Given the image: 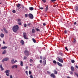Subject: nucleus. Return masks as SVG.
I'll return each mask as SVG.
<instances>
[{
	"mask_svg": "<svg viewBox=\"0 0 78 78\" xmlns=\"http://www.w3.org/2000/svg\"><path fill=\"white\" fill-rule=\"evenodd\" d=\"M12 12L13 13H16V10H12Z\"/></svg>",
	"mask_w": 78,
	"mask_h": 78,
	"instance_id": "obj_39",
	"label": "nucleus"
},
{
	"mask_svg": "<svg viewBox=\"0 0 78 78\" xmlns=\"http://www.w3.org/2000/svg\"><path fill=\"white\" fill-rule=\"evenodd\" d=\"M1 70L2 71H3V70H4V69H3V68H1Z\"/></svg>",
	"mask_w": 78,
	"mask_h": 78,
	"instance_id": "obj_43",
	"label": "nucleus"
},
{
	"mask_svg": "<svg viewBox=\"0 0 78 78\" xmlns=\"http://www.w3.org/2000/svg\"><path fill=\"white\" fill-rule=\"evenodd\" d=\"M19 27V26L16 25V26H14L12 28V30L14 32L16 33L17 32V31L18 30V29Z\"/></svg>",
	"mask_w": 78,
	"mask_h": 78,
	"instance_id": "obj_1",
	"label": "nucleus"
},
{
	"mask_svg": "<svg viewBox=\"0 0 78 78\" xmlns=\"http://www.w3.org/2000/svg\"><path fill=\"white\" fill-rule=\"evenodd\" d=\"M30 25H31V23H29L28 24H27V26H28V27H30Z\"/></svg>",
	"mask_w": 78,
	"mask_h": 78,
	"instance_id": "obj_30",
	"label": "nucleus"
},
{
	"mask_svg": "<svg viewBox=\"0 0 78 78\" xmlns=\"http://www.w3.org/2000/svg\"><path fill=\"white\" fill-rule=\"evenodd\" d=\"M30 78H33V75H31L30 76Z\"/></svg>",
	"mask_w": 78,
	"mask_h": 78,
	"instance_id": "obj_46",
	"label": "nucleus"
},
{
	"mask_svg": "<svg viewBox=\"0 0 78 78\" xmlns=\"http://www.w3.org/2000/svg\"><path fill=\"white\" fill-rule=\"evenodd\" d=\"M73 43H75V42H76V40H75V39H74L73 40Z\"/></svg>",
	"mask_w": 78,
	"mask_h": 78,
	"instance_id": "obj_34",
	"label": "nucleus"
},
{
	"mask_svg": "<svg viewBox=\"0 0 78 78\" xmlns=\"http://www.w3.org/2000/svg\"><path fill=\"white\" fill-rule=\"evenodd\" d=\"M32 41L34 43H36V41L34 38L32 39Z\"/></svg>",
	"mask_w": 78,
	"mask_h": 78,
	"instance_id": "obj_21",
	"label": "nucleus"
},
{
	"mask_svg": "<svg viewBox=\"0 0 78 78\" xmlns=\"http://www.w3.org/2000/svg\"><path fill=\"white\" fill-rule=\"evenodd\" d=\"M24 53L27 56H29V51L27 50H25L24 51Z\"/></svg>",
	"mask_w": 78,
	"mask_h": 78,
	"instance_id": "obj_3",
	"label": "nucleus"
},
{
	"mask_svg": "<svg viewBox=\"0 0 78 78\" xmlns=\"http://www.w3.org/2000/svg\"><path fill=\"white\" fill-rule=\"evenodd\" d=\"M3 68V67H2V65L1 64L0 65V68Z\"/></svg>",
	"mask_w": 78,
	"mask_h": 78,
	"instance_id": "obj_54",
	"label": "nucleus"
},
{
	"mask_svg": "<svg viewBox=\"0 0 78 78\" xmlns=\"http://www.w3.org/2000/svg\"><path fill=\"white\" fill-rule=\"evenodd\" d=\"M59 54L60 55H61V56H63V54L62 53L60 52L59 53Z\"/></svg>",
	"mask_w": 78,
	"mask_h": 78,
	"instance_id": "obj_40",
	"label": "nucleus"
},
{
	"mask_svg": "<svg viewBox=\"0 0 78 78\" xmlns=\"http://www.w3.org/2000/svg\"><path fill=\"white\" fill-rule=\"evenodd\" d=\"M16 5L17 8H19V7L21 5L20 4L18 3L17 4H16Z\"/></svg>",
	"mask_w": 78,
	"mask_h": 78,
	"instance_id": "obj_16",
	"label": "nucleus"
},
{
	"mask_svg": "<svg viewBox=\"0 0 78 78\" xmlns=\"http://www.w3.org/2000/svg\"><path fill=\"white\" fill-rule=\"evenodd\" d=\"M28 16L30 19H33V18H34L33 15V14L31 13H29L28 14Z\"/></svg>",
	"mask_w": 78,
	"mask_h": 78,
	"instance_id": "obj_4",
	"label": "nucleus"
},
{
	"mask_svg": "<svg viewBox=\"0 0 78 78\" xmlns=\"http://www.w3.org/2000/svg\"><path fill=\"white\" fill-rule=\"evenodd\" d=\"M9 72H10L9 70H7L5 71V73L7 76H9Z\"/></svg>",
	"mask_w": 78,
	"mask_h": 78,
	"instance_id": "obj_5",
	"label": "nucleus"
},
{
	"mask_svg": "<svg viewBox=\"0 0 78 78\" xmlns=\"http://www.w3.org/2000/svg\"><path fill=\"white\" fill-rule=\"evenodd\" d=\"M30 62H33V60L32 59H30Z\"/></svg>",
	"mask_w": 78,
	"mask_h": 78,
	"instance_id": "obj_31",
	"label": "nucleus"
},
{
	"mask_svg": "<svg viewBox=\"0 0 78 78\" xmlns=\"http://www.w3.org/2000/svg\"><path fill=\"white\" fill-rule=\"evenodd\" d=\"M23 37L24 38V39H28V38H27L26 37Z\"/></svg>",
	"mask_w": 78,
	"mask_h": 78,
	"instance_id": "obj_45",
	"label": "nucleus"
},
{
	"mask_svg": "<svg viewBox=\"0 0 78 78\" xmlns=\"http://www.w3.org/2000/svg\"><path fill=\"white\" fill-rule=\"evenodd\" d=\"M54 74H57V71L55 70H54Z\"/></svg>",
	"mask_w": 78,
	"mask_h": 78,
	"instance_id": "obj_20",
	"label": "nucleus"
},
{
	"mask_svg": "<svg viewBox=\"0 0 78 78\" xmlns=\"http://www.w3.org/2000/svg\"><path fill=\"white\" fill-rule=\"evenodd\" d=\"M29 9L30 11H33L34 10V8L33 7H30L29 8Z\"/></svg>",
	"mask_w": 78,
	"mask_h": 78,
	"instance_id": "obj_12",
	"label": "nucleus"
},
{
	"mask_svg": "<svg viewBox=\"0 0 78 78\" xmlns=\"http://www.w3.org/2000/svg\"><path fill=\"white\" fill-rule=\"evenodd\" d=\"M30 66H33V65L32 64H30Z\"/></svg>",
	"mask_w": 78,
	"mask_h": 78,
	"instance_id": "obj_61",
	"label": "nucleus"
},
{
	"mask_svg": "<svg viewBox=\"0 0 78 78\" xmlns=\"http://www.w3.org/2000/svg\"><path fill=\"white\" fill-rule=\"evenodd\" d=\"M40 59H42V56H40Z\"/></svg>",
	"mask_w": 78,
	"mask_h": 78,
	"instance_id": "obj_58",
	"label": "nucleus"
},
{
	"mask_svg": "<svg viewBox=\"0 0 78 78\" xmlns=\"http://www.w3.org/2000/svg\"><path fill=\"white\" fill-rule=\"evenodd\" d=\"M1 37H4V34H1Z\"/></svg>",
	"mask_w": 78,
	"mask_h": 78,
	"instance_id": "obj_24",
	"label": "nucleus"
},
{
	"mask_svg": "<svg viewBox=\"0 0 78 78\" xmlns=\"http://www.w3.org/2000/svg\"><path fill=\"white\" fill-rule=\"evenodd\" d=\"M43 25L44 26H45L46 24H45V23H43Z\"/></svg>",
	"mask_w": 78,
	"mask_h": 78,
	"instance_id": "obj_55",
	"label": "nucleus"
},
{
	"mask_svg": "<svg viewBox=\"0 0 78 78\" xmlns=\"http://www.w3.org/2000/svg\"><path fill=\"white\" fill-rule=\"evenodd\" d=\"M2 46V45L0 44V47Z\"/></svg>",
	"mask_w": 78,
	"mask_h": 78,
	"instance_id": "obj_64",
	"label": "nucleus"
},
{
	"mask_svg": "<svg viewBox=\"0 0 78 78\" xmlns=\"http://www.w3.org/2000/svg\"><path fill=\"white\" fill-rule=\"evenodd\" d=\"M75 73V75H76V76H77V77H78V73Z\"/></svg>",
	"mask_w": 78,
	"mask_h": 78,
	"instance_id": "obj_28",
	"label": "nucleus"
},
{
	"mask_svg": "<svg viewBox=\"0 0 78 78\" xmlns=\"http://www.w3.org/2000/svg\"><path fill=\"white\" fill-rule=\"evenodd\" d=\"M12 62V64H14V63H16L17 62V60H16L15 61H14V60L12 59L11 60Z\"/></svg>",
	"mask_w": 78,
	"mask_h": 78,
	"instance_id": "obj_8",
	"label": "nucleus"
},
{
	"mask_svg": "<svg viewBox=\"0 0 78 78\" xmlns=\"http://www.w3.org/2000/svg\"><path fill=\"white\" fill-rule=\"evenodd\" d=\"M56 0H51V1L52 2H55Z\"/></svg>",
	"mask_w": 78,
	"mask_h": 78,
	"instance_id": "obj_44",
	"label": "nucleus"
},
{
	"mask_svg": "<svg viewBox=\"0 0 78 78\" xmlns=\"http://www.w3.org/2000/svg\"><path fill=\"white\" fill-rule=\"evenodd\" d=\"M65 49L66 50H67V51H69V50L68 49L67 47H65Z\"/></svg>",
	"mask_w": 78,
	"mask_h": 78,
	"instance_id": "obj_41",
	"label": "nucleus"
},
{
	"mask_svg": "<svg viewBox=\"0 0 78 78\" xmlns=\"http://www.w3.org/2000/svg\"><path fill=\"white\" fill-rule=\"evenodd\" d=\"M43 59H44V61L45 64H46V60H45V57H44Z\"/></svg>",
	"mask_w": 78,
	"mask_h": 78,
	"instance_id": "obj_27",
	"label": "nucleus"
},
{
	"mask_svg": "<svg viewBox=\"0 0 78 78\" xmlns=\"http://www.w3.org/2000/svg\"><path fill=\"white\" fill-rule=\"evenodd\" d=\"M50 76H51V77H52V78H56V76H55V74L53 73L51 74L50 75Z\"/></svg>",
	"mask_w": 78,
	"mask_h": 78,
	"instance_id": "obj_7",
	"label": "nucleus"
},
{
	"mask_svg": "<svg viewBox=\"0 0 78 78\" xmlns=\"http://www.w3.org/2000/svg\"><path fill=\"white\" fill-rule=\"evenodd\" d=\"M57 60H58L60 62H61L62 63H63L64 62V61H63V60L62 59V58H59V56H58L57 57V58H56Z\"/></svg>",
	"mask_w": 78,
	"mask_h": 78,
	"instance_id": "obj_2",
	"label": "nucleus"
},
{
	"mask_svg": "<svg viewBox=\"0 0 78 78\" xmlns=\"http://www.w3.org/2000/svg\"><path fill=\"white\" fill-rule=\"evenodd\" d=\"M25 73L27 75H28V71H26Z\"/></svg>",
	"mask_w": 78,
	"mask_h": 78,
	"instance_id": "obj_50",
	"label": "nucleus"
},
{
	"mask_svg": "<svg viewBox=\"0 0 78 78\" xmlns=\"http://www.w3.org/2000/svg\"><path fill=\"white\" fill-rule=\"evenodd\" d=\"M3 30H4V31L6 33H8V31L6 30V28H5V27H4L3 28Z\"/></svg>",
	"mask_w": 78,
	"mask_h": 78,
	"instance_id": "obj_13",
	"label": "nucleus"
},
{
	"mask_svg": "<svg viewBox=\"0 0 78 78\" xmlns=\"http://www.w3.org/2000/svg\"><path fill=\"white\" fill-rule=\"evenodd\" d=\"M75 10H76V11H78V6H76V8L75 9Z\"/></svg>",
	"mask_w": 78,
	"mask_h": 78,
	"instance_id": "obj_23",
	"label": "nucleus"
},
{
	"mask_svg": "<svg viewBox=\"0 0 78 78\" xmlns=\"http://www.w3.org/2000/svg\"><path fill=\"white\" fill-rule=\"evenodd\" d=\"M17 20H18V22H20V21H21V20H20V19H18Z\"/></svg>",
	"mask_w": 78,
	"mask_h": 78,
	"instance_id": "obj_37",
	"label": "nucleus"
},
{
	"mask_svg": "<svg viewBox=\"0 0 78 78\" xmlns=\"http://www.w3.org/2000/svg\"><path fill=\"white\" fill-rule=\"evenodd\" d=\"M29 75H31V72L30 71L29 72Z\"/></svg>",
	"mask_w": 78,
	"mask_h": 78,
	"instance_id": "obj_47",
	"label": "nucleus"
},
{
	"mask_svg": "<svg viewBox=\"0 0 78 78\" xmlns=\"http://www.w3.org/2000/svg\"><path fill=\"white\" fill-rule=\"evenodd\" d=\"M18 25H22V22H18Z\"/></svg>",
	"mask_w": 78,
	"mask_h": 78,
	"instance_id": "obj_25",
	"label": "nucleus"
},
{
	"mask_svg": "<svg viewBox=\"0 0 78 78\" xmlns=\"http://www.w3.org/2000/svg\"><path fill=\"white\" fill-rule=\"evenodd\" d=\"M24 26L25 28H26L27 27V24H24Z\"/></svg>",
	"mask_w": 78,
	"mask_h": 78,
	"instance_id": "obj_36",
	"label": "nucleus"
},
{
	"mask_svg": "<svg viewBox=\"0 0 78 78\" xmlns=\"http://www.w3.org/2000/svg\"><path fill=\"white\" fill-rule=\"evenodd\" d=\"M71 70H72V71H73V72H74L75 71V70H74V67H73V66H71Z\"/></svg>",
	"mask_w": 78,
	"mask_h": 78,
	"instance_id": "obj_9",
	"label": "nucleus"
},
{
	"mask_svg": "<svg viewBox=\"0 0 78 78\" xmlns=\"http://www.w3.org/2000/svg\"><path fill=\"white\" fill-rule=\"evenodd\" d=\"M28 68V67L27 66H26V69H27Z\"/></svg>",
	"mask_w": 78,
	"mask_h": 78,
	"instance_id": "obj_59",
	"label": "nucleus"
},
{
	"mask_svg": "<svg viewBox=\"0 0 78 78\" xmlns=\"http://www.w3.org/2000/svg\"><path fill=\"white\" fill-rule=\"evenodd\" d=\"M27 34L25 33H23V37H27Z\"/></svg>",
	"mask_w": 78,
	"mask_h": 78,
	"instance_id": "obj_17",
	"label": "nucleus"
},
{
	"mask_svg": "<svg viewBox=\"0 0 78 78\" xmlns=\"http://www.w3.org/2000/svg\"><path fill=\"white\" fill-rule=\"evenodd\" d=\"M71 62L72 63H74V62H75V60H72Z\"/></svg>",
	"mask_w": 78,
	"mask_h": 78,
	"instance_id": "obj_32",
	"label": "nucleus"
},
{
	"mask_svg": "<svg viewBox=\"0 0 78 78\" xmlns=\"http://www.w3.org/2000/svg\"><path fill=\"white\" fill-rule=\"evenodd\" d=\"M40 63L41 64V63H42V60H41L40 61Z\"/></svg>",
	"mask_w": 78,
	"mask_h": 78,
	"instance_id": "obj_51",
	"label": "nucleus"
},
{
	"mask_svg": "<svg viewBox=\"0 0 78 78\" xmlns=\"http://www.w3.org/2000/svg\"><path fill=\"white\" fill-rule=\"evenodd\" d=\"M53 63H54V64H56L57 63V62H56V61L55 60H54L53 61Z\"/></svg>",
	"mask_w": 78,
	"mask_h": 78,
	"instance_id": "obj_33",
	"label": "nucleus"
},
{
	"mask_svg": "<svg viewBox=\"0 0 78 78\" xmlns=\"http://www.w3.org/2000/svg\"><path fill=\"white\" fill-rule=\"evenodd\" d=\"M42 1L43 3H45L46 2V0H42Z\"/></svg>",
	"mask_w": 78,
	"mask_h": 78,
	"instance_id": "obj_38",
	"label": "nucleus"
},
{
	"mask_svg": "<svg viewBox=\"0 0 78 78\" xmlns=\"http://www.w3.org/2000/svg\"><path fill=\"white\" fill-rule=\"evenodd\" d=\"M74 25H76V22H74Z\"/></svg>",
	"mask_w": 78,
	"mask_h": 78,
	"instance_id": "obj_53",
	"label": "nucleus"
},
{
	"mask_svg": "<svg viewBox=\"0 0 78 78\" xmlns=\"http://www.w3.org/2000/svg\"><path fill=\"white\" fill-rule=\"evenodd\" d=\"M23 59L24 60L27 59V57L26 56H24V57L23 58Z\"/></svg>",
	"mask_w": 78,
	"mask_h": 78,
	"instance_id": "obj_29",
	"label": "nucleus"
},
{
	"mask_svg": "<svg viewBox=\"0 0 78 78\" xmlns=\"http://www.w3.org/2000/svg\"><path fill=\"white\" fill-rule=\"evenodd\" d=\"M14 67L15 68H17V67H18L17 65H13L12 66V69H14Z\"/></svg>",
	"mask_w": 78,
	"mask_h": 78,
	"instance_id": "obj_10",
	"label": "nucleus"
},
{
	"mask_svg": "<svg viewBox=\"0 0 78 78\" xmlns=\"http://www.w3.org/2000/svg\"><path fill=\"white\" fill-rule=\"evenodd\" d=\"M6 50H4L3 52L2 53V54L3 55H4V54H6Z\"/></svg>",
	"mask_w": 78,
	"mask_h": 78,
	"instance_id": "obj_15",
	"label": "nucleus"
},
{
	"mask_svg": "<svg viewBox=\"0 0 78 78\" xmlns=\"http://www.w3.org/2000/svg\"><path fill=\"white\" fill-rule=\"evenodd\" d=\"M69 72L71 75H73V72H72L70 71Z\"/></svg>",
	"mask_w": 78,
	"mask_h": 78,
	"instance_id": "obj_48",
	"label": "nucleus"
},
{
	"mask_svg": "<svg viewBox=\"0 0 78 78\" xmlns=\"http://www.w3.org/2000/svg\"><path fill=\"white\" fill-rule=\"evenodd\" d=\"M32 33H35V30H34V29H33L32 30Z\"/></svg>",
	"mask_w": 78,
	"mask_h": 78,
	"instance_id": "obj_22",
	"label": "nucleus"
},
{
	"mask_svg": "<svg viewBox=\"0 0 78 78\" xmlns=\"http://www.w3.org/2000/svg\"><path fill=\"white\" fill-rule=\"evenodd\" d=\"M8 60H9V58L8 57H6L3 59V60H2V62H4L5 61H8Z\"/></svg>",
	"mask_w": 78,
	"mask_h": 78,
	"instance_id": "obj_6",
	"label": "nucleus"
},
{
	"mask_svg": "<svg viewBox=\"0 0 78 78\" xmlns=\"http://www.w3.org/2000/svg\"><path fill=\"white\" fill-rule=\"evenodd\" d=\"M64 33H67V31H66V30H65L64 31Z\"/></svg>",
	"mask_w": 78,
	"mask_h": 78,
	"instance_id": "obj_60",
	"label": "nucleus"
},
{
	"mask_svg": "<svg viewBox=\"0 0 78 78\" xmlns=\"http://www.w3.org/2000/svg\"><path fill=\"white\" fill-rule=\"evenodd\" d=\"M36 30L37 31H40V30L39 28H37Z\"/></svg>",
	"mask_w": 78,
	"mask_h": 78,
	"instance_id": "obj_35",
	"label": "nucleus"
},
{
	"mask_svg": "<svg viewBox=\"0 0 78 78\" xmlns=\"http://www.w3.org/2000/svg\"><path fill=\"white\" fill-rule=\"evenodd\" d=\"M67 78H70V77H69V76H68Z\"/></svg>",
	"mask_w": 78,
	"mask_h": 78,
	"instance_id": "obj_62",
	"label": "nucleus"
},
{
	"mask_svg": "<svg viewBox=\"0 0 78 78\" xmlns=\"http://www.w3.org/2000/svg\"><path fill=\"white\" fill-rule=\"evenodd\" d=\"M23 9H24V6H23Z\"/></svg>",
	"mask_w": 78,
	"mask_h": 78,
	"instance_id": "obj_63",
	"label": "nucleus"
},
{
	"mask_svg": "<svg viewBox=\"0 0 78 78\" xmlns=\"http://www.w3.org/2000/svg\"><path fill=\"white\" fill-rule=\"evenodd\" d=\"M57 64L59 66V67H62V65L61 64V63H60L59 62H57Z\"/></svg>",
	"mask_w": 78,
	"mask_h": 78,
	"instance_id": "obj_11",
	"label": "nucleus"
},
{
	"mask_svg": "<svg viewBox=\"0 0 78 78\" xmlns=\"http://www.w3.org/2000/svg\"><path fill=\"white\" fill-rule=\"evenodd\" d=\"M48 5H47L45 9L46 11H47V10H48Z\"/></svg>",
	"mask_w": 78,
	"mask_h": 78,
	"instance_id": "obj_19",
	"label": "nucleus"
},
{
	"mask_svg": "<svg viewBox=\"0 0 78 78\" xmlns=\"http://www.w3.org/2000/svg\"><path fill=\"white\" fill-rule=\"evenodd\" d=\"M25 17H28V14H25Z\"/></svg>",
	"mask_w": 78,
	"mask_h": 78,
	"instance_id": "obj_42",
	"label": "nucleus"
},
{
	"mask_svg": "<svg viewBox=\"0 0 78 78\" xmlns=\"http://www.w3.org/2000/svg\"><path fill=\"white\" fill-rule=\"evenodd\" d=\"M76 69H78V66L76 65Z\"/></svg>",
	"mask_w": 78,
	"mask_h": 78,
	"instance_id": "obj_56",
	"label": "nucleus"
},
{
	"mask_svg": "<svg viewBox=\"0 0 78 78\" xmlns=\"http://www.w3.org/2000/svg\"><path fill=\"white\" fill-rule=\"evenodd\" d=\"M39 9H43V8L42 7H40L39 8Z\"/></svg>",
	"mask_w": 78,
	"mask_h": 78,
	"instance_id": "obj_52",
	"label": "nucleus"
},
{
	"mask_svg": "<svg viewBox=\"0 0 78 78\" xmlns=\"http://www.w3.org/2000/svg\"><path fill=\"white\" fill-rule=\"evenodd\" d=\"M20 65L21 66H23V62L22 61H20Z\"/></svg>",
	"mask_w": 78,
	"mask_h": 78,
	"instance_id": "obj_26",
	"label": "nucleus"
},
{
	"mask_svg": "<svg viewBox=\"0 0 78 78\" xmlns=\"http://www.w3.org/2000/svg\"><path fill=\"white\" fill-rule=\"evenodd\" d=\"M10 78H12V75H10Z\"/></svg>",
	"mask_w": 78,
	"mask_h": 78,
	"instance_id": "obj_49",
	"label": "nucleus"
},
{
	"mask_svg": "<svg viewBox=\"0 0 78 78\" xmlns=\"http://www.w3.org/2000/svg\"><path fill=\"white\" fill-rule=\"evenodd\" d=\"M20 42L23 45L24 44V41H23V40H21V41Z\"/></svg>",
	"mask_w": 78,
	"mask_h": 78,
	"instance_id": "obj_18",
	"label": "nucleus"
},
{
	"mask_svg": "<svg viewBox=\"0 0 78 78\" xmlns=\"http://www.w3.org/2000/svg\"><path fill=\"white\" fill-rule=\"evenodd\" d=\"M3 44H5V42L4 41H3Z\"/></svg>",
	"mask_w": 78,
	"mask_h": 78,
	"instance_id": "obj_57",
	"label": "nucleus"
},
{
	"mask_svg": "<svg viewBox=\"0 0 78 78\" xmlns=\"http://www.w3.org/2000/svg\"><path fill=\"white\" fill-rule=\"evenodd\" d=\"M8 48V47L4 46V47H2L1 48V49H3V50H5V49H6Z\"/></svg>",
	"mask_w": 78,
	"mask_h": 78,
	"instance_id": "obj_14",
	"label": "nucleus"
}]
</instances>
